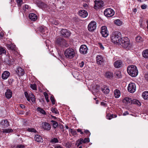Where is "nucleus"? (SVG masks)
<instances>
[{
	"instance_id": "nucleus-25",
	"label": "nucleus",
	"mask_w": 148,
	"mask_h": 148,
	"mask_svg": "<svg viewBox=\"0 0 148 148\" xmlns=\"http://www.w3.org/2000/svg\"><path fill=\"white\" fill-rule=\"evenodd\" d=\"M37 110L42 114L45 115L46 114V113L45 111L41 108L38 107L37 108Z\"/></svg>"
},
{
	"instance_id": "nucleus-45",
	"label": "nucleus",
	"mask_w": 148,
	"mask_h": 148,
	"mask_svg": "<svg viewBox=\"0 0 148 148\" xmlns=\"http://www.w3.org/2000/svg\"><path fill=\"white\" fill-rule=\"evenodd\" d=\"M50 142L51 143H58V140L57 138H54L51 139Z\"/></svg>"
},
{
	"instance_id": "nucleus-55",
	"label": "nucleus",
	"mask_w": 148,
	"mask_h": 148,
	"mask_svg": "<svg viewBox=\"0 0 148 148\" xmlns=\"http://www.w3.org/2000/svg\"><path fill=\"white\" fill-rule=\"evenodd\" d=\"M84 133H86L88 136H89L90 134V133L89 131L88 130H86L84 131Z\"/></svg>"
},
{
	"instance_id": "nucleus-53",
	"label": "nucleus",
	"mask_w": 148,
	"mask_h": 148,
	"mask_svg": "<svg viewBox=\"0 0 148 148\" xmlns=\"http://www.w3.org/2000/svg\"><path fill=\"white\" fill-rule=\"evenodd\" d=\"M17 3L18 4L19 6H21L22 4V0H16Z\"/></svg>"
},
{
	"instance_id": "nucleus-50",
	"label": "nucleus",
	"mask_w": 148,
	"mask_h": 148,
	"mask_svg": "<svg viewBox=\"0 0 148 148\" xmlns=\"http://www.w3.org/2000/svg\"><path fill=\"white\" fill-rule=\"evenodd\" d=\"M70 132L73 135L75 136L77 135L76 131L75 130L71 129L70 130Z\"/></svg>"
},
{
	"instance_id": "nucleus-44",
	"label": "nucleus",
	"mask_w": 148,
	"mask_h": 148,
	"mask_svg": "<svg viewBox=\"0 0 148 148\" xmlns=\"http://www.w3.org/2000/svg\"><path fill=\"white\" fill-rule=\"evenodd\" d=\"M113 114H108L106 115V118L107 119L110 120L111 119L114 118Z\"/></svg>"
},
{
	"instance_id": "nucleus-2",
	"label": "nucleus",
	"mask_w": 148,
	"mask_h": 148,
	"mask_svg": "<svg viewBox=\"0 0 148 148\" xmlns=\"http://www.w3.org/2000/svg\"><path fill=\"white\" fill-rule=\"evenodd\" d=\"M121 33L119 31L114 32L110 36L111 41L114 43L118 44L121 38Z\"/></svg>"
},
{
	"instance_id": "nucleus-31",
	"label": "nucleus",
	"mask_w": 148,
	"mask_h": 148,
	"mask_svg": "<svg viewBox=\"0 0 148 148\" xmlns=\"http://www.w3.org/2000/svg\"><path fill=\"white\" fill-rule=\"evenodd\" d=\"M37 6L40 8H42L45 7V4L42 2L39 1L37 3Z\"/></svg>"
},
{
	"instance_id": "nucleus-43",
	"label": "nucleus",
	"mask_w": 148,
	"mask_h": 148,
	"mask_svg": "<svg viewBox=\"0 0 148 148\" xmlns=\"http://www.w3.org/2000/svg\"><path fill=\"white\" fill-rule=\"evenodd\" d=\"M143 38L141 37L140 36H137L136 37V40L137 42H140L142 41H143Z\"/></svg>"
},
{
	"instance_id": "nucleus-30",
	"label": "nucleus",
	"mask_w": 148,
	"mask_h": 148,
	"mask_svg": "<svg viewBox=\"0 0 148 148\" xmlns=\"http://www.w3.org/2000/svg\"><path fill=\"white\" fill-rule=\"evenodd\" d=\"M143 55L145 58H148V49H147L143 51Z\"/></svg>"
},
{
	"instance_id": "nucleus-11",
	"label": "nucleus",
	"mask_w": 148,
	"mask_h": 148,
	"mask_svg": "<svg viewBox=\"0 0 148 148\" xmlns=\"http://www.w3.org/2000/svg\"><path fill=\"white\" fill-rule=\"evenodd\" d=\"M62 35L64 37H68L71 34L70 32L66 29H62L60 31Z\"/></svg>"
},
{
	"instance_id": "nucleus-63",
	"label": "nucleus",
	"mask_w": 148,
	"mask_h": 148,
	"mask_svg": "<svg viewBox=\"0 0 148 148\" xmlns=\"http://www.w3.org/2000/svg\"><path fill=\"white\" fill-rule=\"evenodd\" d=\"M129 114V113L128 111H125L123 113V116H126L127 115H128Z\"/></svg>"
},
{
	"instance_id": "nucleus-6",
	"label": "nucleus",
	"mask_w": 148,
	"mask_h": 148,
	"mask_svg": "<svg viewBox=\"0 0 148 148\" xmlns=\"http://www.w3.org/2000/svg\"><path fill=\"white\" fill-rule=\"evenodd\" d=\"M104 14L106 16L110 17L113 16L114 14V12L111 8H108L104 11Z\"/></svg>"
},
{
	"instance_id": "nucleus-28",
	"label": "nucleus",
	"mask_w": 148,
	"mask_h": 148,
	"mask_svg": "<svg viewBox=\"0 0 148 148\" xmlns=\"http://www.w3.org/2000/svg\"><path fill=\"white\" fill-rule=\"evenodd\" d=\"M143 98L145 100L148 99V91H145L142 94Z\"/></svg>"
},
{
	"instance_id": "nucleus-10",
	"label": "nucleus",
	"mask_w": 148,
	"mask_h": 148,
	"mask_svg": "<svg viewBox=\"0 0 148 148\" xmlns=\"http://www.w3.org/2000/svg\"><path fill=\"white\" fill-rule=\"evenodd\" d=\"M88 48L85 45H81L80 47L79 51L82 54H86L87 52Z\"/></svg>"
},
{
	"instance_id": "nucleus-49",
	"label": "nucleus",
	"mask_w": 148,
	"mask_h": 148,
	"mask_svg": "<svg viewBox=\"0 0 148 148\" xmlns=\"http://www.w3.org/2000/svg\"><path fill=\"white\" fill-rule=\"evenodd\" d=\"M11 60H10L8 58H6L5 60V62L8 65L11 64Z\"/></svg>"
},
{
	"instance_id": "nucleus-18",
	"label": "nucleus",
	"mask_w": 148,
	"mask_h": 148,
	"mask_svg": "<svg viewBox=\"0 0 148 148\" xmlns=\"http://www.w3.org/2000/svg\"><path fill=\"white\" fill-rule=\"evenodd\" d=\"M10 73L7 71H5L2 73L1 76L2 78L4 79H7L10 76Z\"/></svg>"
},
{
	"instance_id": "nucleus-5",
	"label": "nucleus",
	"mask_w": 148,
	"mask_h": 148,
	"mask_svg": "<svg viewBox=\"0 0 148 148\" xmlns=\"http://www.w3.org/2000/svg\"><path fill=\"white\" fill-rule=\"evenodd\" d=\"M64 55L66 58L72 59L75 56V50L71 48L67 49L64 52Z\"/></svg>"
},
{
	"instance_id": "nucleus-58",
	"label": "nucleus",
	"mask_w": 148,
	"mask_h": 148,
	"mask_svg": "<svg viewBox=\"0 0 148 148\" xmlns=\"http://www.w3.org/2000/svg\"><path fill=\"white\" fill-rule=\"evenodd\" d=\"M141 8L142 9H145L147 8V6L145 4L141 6Z\"/></svg>"
},
{
	"instance_id": "nucleus-17",
	"label": "nucleus",
	"mask_w": 148,
	"mask_h": 148,
	"mask_svg": "<svg viewBox=\"0 0 148 148\" xmlns=\"http://www.w3.org/2000/svg\"><path fill=\"white\" fill-rule=\"evenodd\" d=\"M42 127L44 130H49L51 128L50 124L46 122H45L43 123Z\"/></svg>"
},
{
	"instance_id": "nucleus-41",
	"label": "nucleus",
	"mask_w": 148,
	"mask_h": 148,
	"mask_svg": "<svg viewBox=\"0 0 148 148\" xmlns=\"http://www.w3.org/2000/svg\"><path fill=\"white\" fill-rule=\"evenodd\" d=\"M114 23L115 24L118 25H120L122 24L121 21L119 19H117L115 20Z\"/></svg>"
},
{
	"instance_id": "nucleus-13",
	"label": "nucleus",
	"mask_w": 148,
	"mask_h": 148,
	"mask_svg": "<svg viewBox=\"0 0 148 148\" xmlns=\"http://www.w3.org/2000/svg\"><path fill=\"white\" fill-rule=\"evenodd\" d=\"M101 33L103 36L106 37L108 35V34L107 29V27L105 26H103L101 27Z\"/></svg>"
},
{
	"instance_id": "nucleus-52",
	"label": "nucleus",
	"mask_w": 148,
	"mask_h": 148,
	"mask_svg": "<svg viewBox=\"0 0 148 148\" xmlns=\"http://www.w3.org/2000/svg\"><path fill=\"white\" fill-rule=\"evenodd\" d=\"M90 141L89 138H85L84 140L83 139L82 143H89Z\"/></svg>"
},
{
	"instance_id": "nucleus-62",
	"label": "nucleus",
	"mask_w": 148,
	"mask_h": 148,
	"mask_svg": "<svg viewBox=\"0 0 148 148\" xmlns=\"http://www.w3.org/2000/svg\"><path fill=\"white\" fill-rule=\"evenodd\" d=\"M20 107L22 109H24L25 108V106L22 104H20Z\"/></svg>"
},
{
	"instance_id": "nucleus-40",
	"label": "nucleus",
	"mask_w": 148,
	"mask_h": 148,
	"mask_svg": "<svg viewBox=\"0 0 148 148\" xmlns=\"http://www.w3.org/2000/svg\"><path fill=\"white\" fill-rule=\"evenodd\" d=\"M6 53V51L4 48L1 47H0V55L5 54Z\"/></svg>"
},
{
	"instance_id": "nucleus-16",
	"label": "nucleus",
	"mask_w": 148,
	"mask_h": 148,
	"mask_svg": "<svg viewBox=\"0 0 148 148\" xmlns=\"http://www.w3.org/2000/svg\"><path fill=\"white\" fill-rule=\"evenodd\" d=\"M79 14L82 17L85 18L88 16V13L86 10H82L79 12Z\"/></svg>"
},
{
	"instance_id": "nucleus-37",
	"label": "nucleus",
	"mask_w": 148,
	"mask_h": 148,
	"mask_svg": "<svg viewBox=\"0 0 148 148\" xmlns=\"http://www.w3.org/2000/svg\"><path fill=\"white\" fill-rule=\"evenodd\" d=\"M13 132V130L12 129H3V132L9 133L12 132Z\"/></svg>"
},
{
	"instance_id": "nucleus-34",
	"label": "nucleus",
	"mask_w": 148,
	"mask_h": 148,
	"mask_svg": "<svg viewBox=\"0 0 148 148\" xmlns=\"http://www.w3.org/2000/svg\"><path fill=\"white\" fill-rule=\"evenodd\" d=\"M51 122L52 123V124L53 125V127L55 128H56L58 125V124L57 122L56 121L51 120Z\"/></svg>"
},
{
	"instance_id": "nucleus-29",
	"label": "nucleus",
	"mask_w": 148,
	"mask_h": 148,
	"mask_svg": "<svg viewBox=\"0 0 148 148\" xmlns=\"http://www.w3.org/2000/svg\"><path fill=\"white\" fill-rule=\"evenodd\" d=\"M7 46L9 49L12 50H15V45L12 44H7Z\"/></svg>"
},
{
	"instance_id": "nucleus-56",
	"label": "nucleus",
	"mask_w": 148,
	"mask_h": 148,
	"mask_svg": "<svg viewBox=\"0 0 148 148\" xmlns=\"http://www.w3.org/2000/svg\"><path fill=\"white\" fill-rule=\"evenodd\" d=\"M98 44L99 45V47L101 49L103 50L104 49V47H103V45L101 43H99Z\"/></svg>"
},
{
	"instance_id": "nucleus-54",
	"label": "nucleus",
	"mask_w": 148,
	"mask_h": 148,
	"mask_svg": "<svg viewBox=\"0 0 148 148\" xmlns=\"http://www.w3.org/2000/svg\"><path fill=\"white\" fill-rule=\"evenodd\" d=\"M25 146L22 145H18L16 147V148H24Z\"/></svg>"
},
{
	"instance_id": "nucleus-22",
	"label": "nucleus",
	"mask_w": 148,
	"mask_h": 148,
	"mask_svg": "<svg viewBox=\"0 0 148 148\" xmlns=\"http://www.w3.org/2000/svg\"><path fill=\"white\" fill-rule=\"evenodd\" d=\"M12 92L10 90H7L5 93V97L8 99L10 98L12 96Z\"/></svg>"
},
{
	"instance_id": "nucleus-64",
	"label": "nucleus",
	"mask_w": 148,
	"mask_h": 148,
	"mask_svg": "<svg viewBox=\"0 0 148 148\" xmlns=\"http://www.w3.org/2000/svg\"><path fill=\"white\" fill-rule=\"evenodd\" d=\"M55 148H62V147L60 145H57L55 146Z\"/></svg>"
},
{
	"instance_id": "nucleus-15",
	"label": "nucleus",
	"mask_w": 148,
	"mask_h": 148,
	"mask_svg": "<svg viewBox=\"0 0 148 148\" xmlns=\"http://www.w3.org/2000/svg\"><path fill=\"white\" fill-rule=\"evenodd\" d=\"M0 124L2 128H6L9 125V123L7 120H3L1 121Z\"/></svg>"
},
{
	"instance_id": "nucleus-47",
	"label": "nucleus",
	"mask_w": 148,
	"mask_h": 148,
	"mask_svg": "<svg viewBox=\"0 0 148 148\" xmlns=\"http://www.w3.org/2000/svg\"><path fill=\"white\" fill-rule=\"evenodd\" d=\"M51 111L52 112L56 114H59V112L56 108H52L51 110Z\"/></svg>"
},
{
	"instance_id": "nucleus-60",
	"label": "nucleus",
	"mask_w": 148,
	"mask_h": 148,
	"mask_svg": "<svg viewBox=\"0 0 148 148\" xmlns=\"http://www.w3.org/2000/svg\"><path fill=\"white\" fill-rule=\"evenodd\" d=\"M77 131L78 132H80L81 134H83L84 133L82 131V130L80 129H78L77 130Z\"/></svg>"
},
{
	"instance_id": "nucleus-21",
	"label": "nucleus",
	"mask_w": 148,
	"mask_h": 148,
	"mask_svg": "<svg viewBox=\"0 0 148 148\" xmlns=\"http://www.w3.org/2000/svg\"><path fill=\"white\" fill-rule=\"evenodd\" d=\"M96 61L97 63L101 64L103 62V59L100 55H98L96 57Z\"/></svg>"
},
{
	"instance_id": "nucleus-51",
	"label": "nucleus",
	"mask_w": 148,
	"mask_h": 148,
	"mask_svg": "<svg viewBox=\"0 0 148 148\" xmlns=\"http://www.w3.org/2000/svg\"><path fill=\"white\" fill-rule=\"evenodd\" d=\"M52 102L53 105H54L55 104V99L53 96H51L50 98Z\"/></svg>"
},
{
	"instance_id": "nucleus-7",
	"label": "nucleus",
	"mask_w": 148,
	"mask_h": 148,
	"mask_svg": "<svg viewBox=\"0 0 148 148\" xmlns=\"http://www.w3.org/2000/svg\"><path fill=\"white\" fill-rule=\"evenodd\" d=\"M96 27V23L94 21H92L88 24V30L90 32H92L95 29Z\"/></svg>"
},
{
	"instance_id": "nucleus-46",
	"label": "nucleus",
	"mask_w": 148,
	"mask_h": 148,
	"mask_svg": "<svg viewBox=\"0 0 148 148\" xmlns=\"http://www.w3.org/2000/svg\"><path fill=\"white\" fill-rule=\"evenodd\" d=\"M24 94L26 98H27V100L28 101H30V99L29 98V95L28 94L27 92H25Z\"/></svg>"
},
{
	"instance_id": "nucleus-48",
	"label": "nucleus",
	"mask_w": 148,
	"mask_h": 148,
	"mask_svg": "<svg viewBox=\"0 0 148 148\" xmlns=\"http://www.w3.org/2000/svg\"><path fill=\"white\" fill-rule=\"evenodd\" d=\"M44 95L47 101V102H49V99L48 95L45 92H44Z\"/></svg>"
},
{
	"instance_id": "nucleus-12",
	"label": "nucleus",
	"mask_w": 148,
	"mask_h": 148,
	"mask_svg": "<svg viewBox=\"0 0 148 148\" xmlns=\"http://www.w3.org/2000/svg\"><path fill=\"white\" fill-rule=\"evenodd\" d=\"M38 30L42 34V35L44 36H45L47 34V30L46 27L43 26H40L39 27Z\"/></svg>"
},
{
	"instance_id": "nucleus-61",
	"label": "nucleus",
	"mask_w": 148,
	"mask_h": 148,
	"mask_svg": "<svg viewBox=\"0 0 148 148\" xmlns=\"http://www.w3.org/2000/svg\"><path fill=\"white\" fill-rule=\"evenodd\" d=\"M59 126L60 128V129H64V126L60 124Z\"/></svg>"
},
{
	"instance_id": "nucleus-42",
	"label": "nucleus",
	"mask_w": 148,
	"mask_h": 148,
	"mask_svg": "<svg viewBox=\"0 0 148 148\" xmlns=\"http://www.w3.org/2000/svg\"><path fill=\"white\" fill-rule=\"evenodd\" d=\"M30 86L31 88L33 90H37V86L35 84H30Z\"/></svg>"
},
{
	"instance_id": "nucleus-3",
	"label": "nucleus",
	"mask_w": 148,
	"mask_h": 148,
	"mask_svg": "<svg viewBox=\"0 0 148 148\" xmlns=\"http://www.w3.org/2000/svg\"><path fill=\"white\" fill-rule=\"evenodd\" d=\"M55 42L56 45L59 47H67L69 46L67 41L61 37L56 38Z\"/></svg>"
},
{
	"instance_id": "nucleus-38",
	"label": "nucleus",
	"mask_w": 148,
	"mask_h": 148,
	"mask_svg": "<svg viewBox=\"0 0 148 148\" xmlns=\"http://www.w3.org/2000/svg\"><path fill=\"white\" fill-rule=\"evenodd\" d=\"M26 130L29 132L36 133V130L33 128H28Z\"/></svg>"
},
{
	"instance_id": "nucleus-59",
	"label": "nucleus",
	"mask_w": 148,
	"mask_h": 148,
	"mask_svg": "<svg viewBox=\"0 0 148 148\" xmlns=\"http://www.w3.org/2000/svg\"><path fill=\"white\" fill-rule=\"evenodd\" d=\"M53 23L55 25H57L58 24V22L56 20H53Z\"/></svg>"
},
{
	"instance_id": "nucleus-32",
	"label": "nucleus",
	"mask_w": 148,
	"mask_h": 148,
	"mask_svg": "<svg viewBox=\"0 0 148 148\" xmlns=\"http://www.w3.org/2000/svg\"><path fill=\"white\" fill-rule=\"evenodd\" d=\"M30 98L32 102L33 103H36V98L35 96L33 94H29Z\"/></svg>"
},
{
	"instance_id": "nucleus-8",
	"label": "nucleus",
	"mask_w": 148,
	"mask_h": 148,
	"mask_svg": "<svg viewBox=\"0 0 148 148\" xmlns=\"http://www.w3.org/2000/svg\"><path fill=\"white\" fill-rule=\"evenodd\" d=\"M127 90L130 93H134L136 90V86L135 84L130 83L128 86Z\"/></svg>"
},
{
	"instance_id": "nucleus-14",
	"label": "nucleus",
	"mask_w": 148,
	"mask_h": 148,
	"mask_svg": "<svg viewBox=\"0 0 148 148\" xmlns=\"http://www.w3.org/2000/svg\"><path fill=\"white\" fill-rule=\"evenodd\" d=\"M16 72V74L19 76H23L25 73V71L24 69L20 67H18L17 68Z\"/></svg>"
},
{
	"instance_id": "nucleus-4",
	"label": "nucleus",
	"mask_w": 148,
	"mask_h": 148,
	"mask_svg": "<svg viewBox=\"0 0 148 148\" xmlns=\"http://www.w3.org/2000/svg\"><path fill=\"white\" fill-rule=\"evenodd\" d=\"M127 71L129 74L132 77H135L138 73L136 67L134 65H130L127 68Z\"/></svg>"
},
{
	"instance_id": "nucleus-1",
	"label": "nucleus",
	"mask_w": 148,
	"mask_h": 148,
	"mask_svg": "<svg viewBox=\"0 0 148 148\" xmlns=\"http://www.w3.org/2000/svg\"><path fill=\"white\" fill-rule=\"evenodd\" d=\"M118 44L127 49H129L132 46V44L130 42L129 39L127 37L121 38Z\"/></svg>"
},
{
	"instance_id": "nucleus-27",
	"label": "nucleus",
	"mask_w": 148,
	"mask_h": 148,
	"mask_svg": "<svg viewBox=\"0 0 148 148\" xmlns=\"http://www.w3.org/2000/svg\"><path fill=\"white\" fill-rule=\"evenodd\" d=\"M114 94L115 97L116 98H119L120 95V91L117 89L115 90L114 91Z\"/></svg>"
},
{
	"instance_id": "nucleus-57",
	"label": "nucleus",
	"mask_w": 148,
	"mask_h": 148,
	"mask_svg": "<svg viewBox=\"0 0 148 148\" xmlns=\"http://www.w3.org/2000/svg\"><path fill=\"white\" fill-rule=\"evenodd\" d=\"M84 65V62L82 61L81 63L79 64V66L81 67H82Z\"/></svg>"
},
{
	"instance_id": "nucleus-26",
	"label": "nucleus",
	"mask_w": 148,
	"mask_h": 148,
	"mask_svg": "<svg viewBox=\"0 0 148 148\" xmlns=\"http://www.w3.org/2000/svg\"><path fill=\"white\" fill-rule=\"evenodd\" d=\"M105 76L106 77L108 78H111L113 77V73L110 72H106L105 74Z\"/></svg>"
},
{
	"instance_id": "nucleus-36",
	"label": "nucleus",
	"mask_w": 148,
	"mask_h": 148,
	"mask_svg": "<svg viewBox=\"0 0 148 148\" xmlns=\"http://www.w3.org/2000/svg\"><path fill=\"white\" fill-rule=\"evenodd\" d=\"M115 76L118 78H121L122 76L121 74V72L120 71H118L115 72Z\"/></svg>"
},
{
	"instance_id": "nucleus-39",
	"label": "nucleus",
	"mask_w": 148,
	"mask_h": 148,
	"mask_svg": "<svg viewBox=\"0 0 148 148\" xmlns=\"http://www.w3.org/2000/svg\"><path fill=\"white\" fill-rule=\"evenodd\" d=\"M83 139L80 138L78 139L76 143V145H77V147H78L79 145L82 144V143Z\"/></svg>"
},
{
	"instance_id": "nucleus-19",
	"label": "nucleus",
	"mask_w": 148,
	"mask_h": 148,
	"mask_svg": "<svg viewBox=\"0 0 148 148\" xmlns=\"http://www.w3.org/2000/svg\"><path fill=\"white\" fill-rule=\"evenodd\" d=\"M29 18L31 20L33 21H35L37 18L36 15L33 13L29 14Z\"/></svg>"
},
{
	"instance_id": "nucleus-33",
	"label": "nucleus",
	"mask_w": 148,
	"mask_h": 148,
	"mask_svg": "<svg viewBox=\"0 0 148 148\" xmlns=\"http://www.w3.org/2000/svg\"><path fill=\"white\" fill-rule=\"evenodd\" d=\"M102 91L104 94H107L109 93L110 92L109 89L108 88H101V89Z\"/></svg>"
},
{
	"instance_id": "nucleus-24",
	"label": "nucleus",
	"mask_w": 148,
	"mask_h": 148,
	"mask_svg": "<svg viewBox=\"0 0 148 148\" xmlns=\"http://www.w3.org/2000/svg\"><path fill=\"white\" fill-rule=\"evenodd\" d=\"M131 103L137 104L139 106H140L141 105L140 103L138 100L135 99H133L132 100V99Z\"/></svg>"
},
{
	"instance_id": "nucleus-9",
	"label": "nucleus",
	"mask_w": 148,
	"mask_h": 148,
	"mask_svg": "<svg viewBox=\"0 0 148 148\" xmlns=\"http://www.w3.org/2000/svg\"><path fill=\"white\" fill-rule=\"evenodd\" d=\"M95 5L94 6V8L95 9L101 8L103 7V2L102 0L99 1H95Z\"/></svg>"
},
{
	"instance_id": "nucleus-20",
	"label": "nucleus",
	"mask_w": 148,
	"mask_h": 148,
	"mask_svg": "<svg viewBox=\"0 0 148 148\" xmlns=\"http://www.w3.org/2000/svg\"><path fill=\"white\" fill-rule=\"evenodd\" d=\"M122 62L120 60H118L115 61L114 63V65L116 68L121 67L122 65Z\"/></svg>"
},
{
	"instance_id": "nucleus-23",
	"label": "nucleus",
	"mask_w": 148,
	"mask_h": 148,
	"mask_svg": "<svg viewBox=\"0 0 148 148\" xmlns=\"http://www.w3.org/2000/svg\"><path fill=\"white\" fill-rule=\"evenodd\" d=\"M34 138L36 141L38 142H42V137L39 135H35Z\"/></svg>"
},
{
	"instance_id": "nucleus-35",
	"label": "nucleus",
	"mask_w": 148,
	"mask_h": 148,
	"mask_svg": "<svg viewBox=\"0 0 148 148\" xmlns=\"http://www.w3.org/2000/svg\"><path fill=\"white\" fill-rule=\"evenodd\" d=\"M132 101V99L129 97H126L123 100V102L131 103Z\"/></svg>"
}]
</instances>
